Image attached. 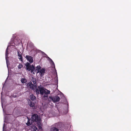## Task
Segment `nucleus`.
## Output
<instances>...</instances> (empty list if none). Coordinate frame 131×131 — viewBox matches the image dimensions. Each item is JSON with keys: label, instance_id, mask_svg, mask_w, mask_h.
I'll list each match as a JSON object with an SVG mask.
<instances>
[{"label": "nucleus", "instance_id": "9d476101", "mask_svg": "<svg viewBox=\"0 0 131 131\" xmlns=\"http://www.w3.org/2000/svg\"><path fill=\"white\" fill-rule=\"evenodd\" d=\"M31 80L33 82L34 84L35 85H36V80L35 78L32 77Z\"/></svg>", "mask_w": 131, "mask_h": 131}, {"label": "nucleus", "instance_id": "b1692460", "mask_svg": "<svg viewBox=\"0 0 131 131\" xmlns=\"http://www.w3.org/2000/svg\"><path fill=\"white\" fill-rule=\"evenodd\" d=\"M5 120H4V122H5Z\"/></svg>", "mask_w": 131, "mask_h": 131}, {"label": "nucleus", "instance_id": "423d86ee", "mask_svg": "<svg viewBox=\"0 0 131 131\" xmlns=\"http://www.w3.org/2000/svg\"><path fill=\"white\" fill-rule=\"evenodd\" d=\"M26 58L30 63H32L33 61V57L29 56H26Z\"/></svg>", "mask_w": 131, "mask_h": 131}, {"label": "nucleus", "instance_id": "2eb2a0df", "mask_svg": "<svg viewBox=\"0 0 131 131\" xmlns=\"http://www.w3.org/2000/svg\"><path fill=\"white\" fill-rule=\"evenodd\" d=\"M17 54L18 57H19L18 58L21 60L22 59V58L21 56V53L19 52V51H17Z\"/></svg>", "mask_w": 131, "mask_h": 131}, {"label": "nucleus", "instance_id": "6ab92c4d", "mask_svg": "<svg viewBox=\"0 0 131 131\" xmlns=\"http://www.w3.org/2000/svg\"><path fill=\"white\" fill-rule=\"evenodd\" d=\"M21 81L22 83H25L27 81L26 79L24 78H22L21 79Z\"/></svg>", "mask_w": 131, "mask_h": 131}, {"label": "nucleus", "instance_id": "7ed1b4c3", "mask_svg": "<svg viewBox=\"0 0 131 131\" xmlns=\"http://www.w3.org/2000/svg\"><path fill=\"white\" fill-rule=\"evenodd\" d=\"M14 48V46L13 45H10V46H9V45L7 49H6V63H7V66H8V64H7V56H8V49H10V50H10V48Z\"/></svg>", "mask_w": 131, "mask_h": 131}, {"label": "nucleus", "instance_id": "412c9836", "mask_svg": "<svg viewBox=\"0 0 131 131\" xmlns=\"http://www.w3.org/2000/svg\"><path fill=\"white\" fill-rule=\"evenodd\" d=\"M23 65L21 64H19L18 66V68L19 69H21L23 67Z\"/></svg>", "mask_w": 131, "mask_h": 131}, {"label": "nucleus", "instance_id": "4468645a", "mask_svg": "<svg viewBox=\"0 0 131 131\" xmlns=\"http://www.w3.org/2000/svg\"><path fill=\"white\" fill-rule=\"evenodd\" d=\"M35 91L36 93V94L37 95L39 94V92H40L39 89L37 87V86H36L35 87ZM38 89H39L38 88Z\"/></svg>", "mask_w": 131, "mask_h": 131}, {"label": "nucleus", "instance_id": "1a4fd4ad", "mask_svg": "<svg viewBox=\"0 0 131 131\" xmlns=\"http://www.w3.org/2000/svg\"><path fill=\"white\" fill-rule=\"evenodd\" d=\"M28 85L30 87V88L32 90H35V87L36 86L33 84L31 82H29L28 84Z\"/></svg>", "mask_w": 131, "mask_h": 131}, {"label": "nucleus", "instance_id": "0eeeda50", "mask_svg": "<svg viewBox=\"0 0 131 131\" xmlns=\"http://www.w3.org/2000/svg\"><path fill=\"white\" fill-rule=\"evenodd\" d=\"M45 71V70L44 69H42L40 70L39 73L41 77H42L44 75Z\"/></svg>", "mask_w": 131, "mask_h": 131}, {"label": "nucleus", "instance_id": "9b49d317", "mask_svg": "<svg viewBox=\"0 0 131 131\" xmlns=\"http://www.w3.org/2000/svg\"><path fill=\"white\" fill-rule=\"evenodd\" d=\"M59 129L57 127H52L51 128L50 131H59Z\"/></svg>", "mask_w": 131, "mask_h": 131}, {"label": "nucleus", "instance_id": "f03ea898", "mask_svg": "<svg viewBox=\"0 0 131 131\" xmlns=\"http://www.w3.org/2000/svg\"><path fill=\"white\" fill-rule=\"evenodd\" d=\"M25 66L27 70L29 71H31V73H32L33 74H35L34 72L35 71V69L33 66L32 65L31 66L28 62L26 63Z\"/></svg>", "mask_w": 131, "mask_h": 131}, {"label": "nucleus", "instance_id": "5701e85b", "mask_svg": "<svg viewBox=\"0 0 131 131\" xmlns=\"http://www.w3.org/2000/svg\"><path fill=\"white\" fill-rule=\"evenodd\" d=\"M2 106H3V105H3V103H2ZM2 107L3 108V107Z\"/></svg>", "mask_w": 131, "mask_h": 131}, {"label": "nucleus", "instance_id": "6e6552de", "mask_svg": "<svg viewBox=\"0 0 131 131\" xmlns=\"http://www.w3.org/2000/svg\"><path fill=\"white\" fill-rule=\"evenodd\" d=\"M48 60L50 62V64L51 65L52 67H54V68H55V66L54 65V64L53 61H52V60L49 57H48Z\"/></svg>", "mask_w": 131, "mask_h": 131}, {"label": "nucleus", "instance_id": "dca6fc26", "mask_svg": "<svg viewBox=\"0 0 131 131\" xmlns=\"http://www.w3.org/2000/svg\"><path fill=\"white\" fill-rule=\"evenodd\" d=\"M30 99L32 101L36 99V97L33 95L31 94L30 96Z\"/></svg>", "mask_w": 131, "mask_h": 131}, {"label": "nucleus", "instance_id": "f3484780", "mask_svg": "<svg viewBox=\"0 0 131 131\" xmlns=\"http://www.w3.org/2000/svg\"><path fill=\"white\" fill-rule=\"evenodd\" d=\"M38 126L39 129H42V127H41V124L40 123V121L38 122Z\"/></svg>", "mask_w": 131, "mask_h": 131}, {"label": "nucleus", "instance_id": "39448f33", "mask_svg": "<svg viewBox=\"0 0 131 131\" xmlns=\"http://www.w3.org/2000/svg\"><path fill=\"white\" fill-rule=\"evenodd\" d=\"M49 98L51 100L54 102H58L59 101L60 99L59 97L57 96H54L53 97H50Z\"/></svg>", "mask_w": 131, "mask_h": 131}, {"label": "nucleus", "instance_id": "393cba45", "mask_svg": "<svg viewBox=\"0 0 131 131\" xmlns=\"http://www.w3.org/2000/svg\"><path fill=\"white\" fill-rule=\"evenodd\" d=\"M3 111L4 112V110L3 109Z\"/></svg>", "mask_w": 131, "mask_h": 131}, {"label": "nucleus", "instance_id": "20e7f679", "mask_svg": "<svg viewBox=\"0 0 131 131\" xmlns=\"http://www.w3.org/2000/svg\"><path fill=\"white\" fill-rule=\"evenodd\" d=\"M31 121L37 122L40 121L39 118L38 117L37 115L34 114L32 115L31 117Z\"/></svg>", "mask_w": 131, "mask_h": 131}, {"label": "nucleus", "instance_id": "ddd939ff", "mask_svg": "<svg viewBox=\"0 0 131 131\" xmlns=\"http://www.w3.org/2000/svg\"><path fill=\"white\" fill-rule=\"evenodd\" d=\"M28 103L29 106L31 107H33L34 105V103L31 101L30 100H29L28 101Z\"/></svg>", "mask_w": 131, "mask_h": 131}, {"label": "nucleus", "instance_id": "a211bd4d", "mask_svg": "<svg viewBox=\"0 0 131 131\" xmlns=\"http://www.w3.org/2000/svg\"><path fill=\"white\" fill-rule=\"evenodd\" d=\"M27 118H28V121L27 123H26V124L27 125L30 126L31 124V122H30V120H29L28 118V117H27Z\"/></svg>", "mask_w": 131, "mask_h": 131}, {"label": "nucleus", "instance_id": "aec40b11", "mask_svg": "<svg viewBox=\"0 0 131 131\" xmlns=\"http://www.w3.org/2000/svg\"><path fill=\"white\" fill-rule=\"evenodd\" d=\"M33 128L34 129V131H38V129L37 128V127L35 126H33Z\"/></svg>", "mask_w": 131, "mask_h": 131}, {"label": "nucleus", "instance_id": "f8f14e48", "mask_svg": "<svg viewBox=\"0 0 131 131\" xmlns=\"http://www.w3.org/2000/svg\"><path fill=\"white\" fill-rule=\"evenodd\" d=\"M41 67L40 66H37L36 67V70L37 71V73L39 72L41 70Z\"/></svg>", "mask_w": 131, "mask_h": 131}, {"label": "nucleus", "instance_id": "f257e3e1", "mask_svg": "<svg viewBox=\"0 0 131 131\" xmlns=\"http://www.w3.org/2000/svg\"><path fill=\"white\" fill-rule=\"evenodd\" d=\"M39 89L40 94L42 97L45 100H47L48 97V95L50 93V91L39 87Z\"/></svg>", "mask_w": 131, "mask_h": 131}, {"label": "nucleus", "instance_id": "4be33fe9", "mask_svg": "<svg viewBox=\"0 0 131 131\" xmlns=\"http://www.w3.org/2000/svg\"><path fill=\"white\" fill-rule=\"evenodd\" d=\"M4 126H5V124H4L3 126V131H4Z\"/></svg>", "mask_w": 131, "mask_h": 131}]
</instances>
